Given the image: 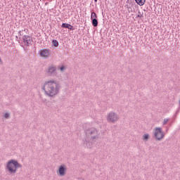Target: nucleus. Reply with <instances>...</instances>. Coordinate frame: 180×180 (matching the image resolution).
<instances>
[{
    "label": "nucleus",
    "mask_w": 180,
    "mask_h": 180,
    "mask_svg": "<svg viewBox=\"0 0 180 180\" xmlns=\"http://www.w3.org/2000/svg\"><path fill=\"white\" fill-rule=\"evenodd\" d=\"M60 84L57 81L50 80L44 83L42 89L44 91L45 95L49 98H53L60 92Z\"/></svg>",
    "instance_id": "1"
},
{
    "label": "nucleus",
    "mask_w": 180,
    "mask_h": 180,
    "mask_svg": "<svg viewBox=\"0 0 180 180\" xmlns=\"http://www.w3.org/2000/svg\"><path fill=\"white\" fill-rule=\"evenodd\" d=\"M85 133L86 138L84 144L88 148H91V147H92V141L99 139V131L96 130L95 128H90L86 130Z\"/></svg>",
    "instance_id": "2"
},
{
    "label": "nucleus",
    "mask_w": 180,
    "mask_h": 180,
    "mask_svg": "<svg viewBox=\"0 0 180 180\" xmlns=\"http://www.w3.org/2000/svg\"><path fill=\"white\" fill-rule=\"evenodd\" d=\"M22 168V165L18 162V160H11L8 162L6 165V169H8L9 174H16V171Z\"/></svg>",
    "instance_id": "3"
},
{
    "label": "nucleus",
    "mask_w": 180,
    "mask_h": 180,
    "mask_svg": "<svg viewBox=\"0 0 180 180\" xmlns=\"http://www.w3.org/2000/svg\"><path fill=\"white\" fill-rule=\"evenodd\" d=\"M119 120V115L116 112H110L107 117V121L111 123H115Z\"/></svg>",
    "instance_id": "4"
},
{
    "label": "nucleus",
    "mask_w": 180,
    "mask_h": 180,
    "mask_svg": "<svg viewBox=\"0 0 180 180\" xmlns=\"http://www.w3.org/2000/svg\"><path fill=\"white\" fill-rule=\"evenodd\" d=\"M155 139L156 140H158L159 141L162 140L164 139V132L162 131V129L160 127H156L155 131L154 133Z\"/></svg>",
    "instance_id": "5"
},
{
    "label": "nucleus",
    "mask_w": 180,
    "mask_h": 180,
    "mask_svg": "<svg viewBox=\"0 0 180 180\" xmlns=\"http://www.w3.org/2000/svg\"><path fill=\"white\" fill-rule=\"evenodd\" d=\"M57 71V68L54 65H51L49 67L48 70H46V72L49 75V77H53L56 75V72Z\"/></svg>",
    "instance_id": "6"
},
{
    "label": "nucleus",
    "mask_w": 180,
    "mask_h": 180,
    "mask_svg": "<svg viewBox=\"0 0 180 180\" xmlns=\"http://www.w3.org/2000/svg\"><path fill=\"white\" fill-rule=\"evenodd\" d=\"M39 55L43 58H49V57H50V50H49V49H41L39 51Z\"/></svg>",
    "instance_id": "7"
},
{
    "label": "nucleus",
    "mask_w": 180,
    "mask_h": 180,
    "mask_svg": "<svg viewBox=\"0 0 180 180\" xmlns=\"http://www.w3.org/2000/svg\"><path fill=\"white\" fill-rule=\"evenodd\" d=\"M22 39L25 46H30V44H32L33 42V39L28 35H24L22 37Z\"/></svg>",
    "instance_id": "8"
},
{
    "label": "nucleus",
    "mask_w": 180,
    "mask_h": 180,
    "mask_svg": "<svg viewBox=\"0 0 180 180\" xmlns=\"http://www.w3.org/2000/svg\"><path fill=\"white\" fill-rule=\"evenodd\" d=\"M67 172V166L65 165H61L58 169V174L60 176H64Z\"/></svg>",
    "instance_id": "9"
},
{
    "label": "nucleus",
    "mask_w": 180,
    "mask_h": 180,
    "mask_svg": "<svg viewBox=\"0 0 180 180\" xmlns=\"http://www.w3.org/2000/svg\"><path fill=\"white\" fill-rule=\"evenodd\" d=\"M135 2H136L139 6H143V5L146 4V0H135Z\"/></svg>",
    "instance_id": "10"
},
{
    "label": "nucleus",
    "mask_w": 180,
    "mask_h": 180,
    "mask_svg": "<svg viewBox=\"0 0 180 180\" xmlns=\"http://www.w3.org/2000/svg\"><path fill=\"white\" fill-rule=\"evenodd\" d=\"M91 23L94 27H98V18H94L91 20Z\"/></svg>",
    "instance_id": "11"
},
{
    "label": "nucleus",
    "mask_w": 180,
    "mask_h": 180,
    "mask_svg": "<svg viewBox=\"0 0 180 180\" xmlns=\"http://www.w3.org/2000/svg\"><path fill=\"white\" fill-rule=\"evenodd\" d=\"M149 139H150V135L148 134H145L143 135V141H148Z\"/></svg>",
    "instance_id": "12"
},
{
    "label": "nucleus",
    "mask_w": 180,
    "mask_h": 180,
    "mask_svg": "<svg viewBox=\"0 0 180 180\" xmlns=\"http://www.w3.org/2000/svg\"><path fill=\"white\" fill-rule=\"evenodd\" d=\"M91 20L98 19V15H96V13H95V12L91 13Z\"/></svg>",
    "instance_id": "13"
},
{
    "label": "nucleus",
    "mask_w": 180,
    "mask_h": 180,
    "mask_svg": "<svg viewBox=\"0 0 180 180\" xmlns=\"http://www.w3.org/2000/svg\"><path fill=\"white\" fill-rule=\"evenodd\" d=\"M52 44L54 46V47H58V41L56 39L52 40Z\"/></svg>",
    "instance_id": "14"
},
{
    "label": "nucleus",
    "mask_w": 180,
    "mask_h": 180,
    "mask_svg": "<svg viewBox=\"0 0 180 180\" xmlns=\"http://www.w3.org/2000/svg\"><path fill=\"white\" fill-rule=\"evenodd\" d=\"M70 25L68 23H63L61 25V27H63L64 29H68L70 27Z\"/></svg>",
    "instance_id": "15"
},
{
    "label": "nucleus",
    "mask_w": 180,
    "mask_h": 180,
    "mask_svg": "<svg viewBox=\"0 0 180 180\" xmlns=\"http://www.w3.org/2000/svg\"><path fill=\"white\" fill-rule=\"evenodd\" d=\"M126 8H127V11L129 12V13H131V12H133V9L131 8V7L129 5H125Z\"/></svg>",
    "instance_id": "16"
},
{
    "label": "nucleus",
    "mask_w": 180,
    "mask_h": 180,
    "mask_svg": "<svg viewBox=\"0 0 180 180\" xmlns=\"http://www.w3.org/2000/svg\"><path fill=\"white\" fill-rule=\"evenodd\" d=\"M136 18H144L143 13L139 11V15H137Z\"/></svg>",
    "instance_id": "17"
},
{
    "label": "nucleus",
    "mask_w": 180,
    "mask_h": 180,
    "mask_svg": "<svg viewBox=\"0 0 180 180\" xmlns=\"http://www.w3.org/2000/svg\"><path fill=\"white\" fill-rule=\"evenodd\" d=\"M4 117H5V119H9V117H11V115L8 112H6L4 114Z\"/></svg>",
    "instance_id": "18"
},
{
    "label": "nucleus",
    "mask_w": 180,
    "mask_h": 180,
    "mask_svg": "<svg viewBox=\"0 0 180 180\" xmlns=\"http://www.w3.org/2000/svg\"><path fill=\"white\" fill-rule=\"evenodd\" d=\"M169 119H167V118L164 119L163 125L167 124V123H168V121H169Z\"/></svg>",
    "instance_id": "19"
},
{
    "label": "nucleus",
    "mask_w": 180,
    "mask_h": 180,
    "mask_svg": "<svg viewBox=\"0 0 180 180\" xmlns=\"http://www.w3.org/2000/svg\"><path fill=\"white\" fill-rule=\"evenodd\" d=\"M68 29H69V30H74V27L70 25V27Z\"/></svg>",
    "instance_id": "20"
},
{
    "label": "nucleus",
    "mask_w": 180,
    "mask_h": 180,
    "mask_svg": "<svg viewBox=\"0 0 180 180\" xmlns=\"http://www.w3.org/2000/svg\"><path fill=\"white\" fill-rule=\"evenodd\" d=\"M60 71H64L65 70V66L63 65L60 68Z\"/></svg>",
    "instance_id": "21"
},
{
    "label": "nucleus",
    "mask_w": 180,
    "mask_h": 180,
    "mask_svg": "<svg viewBox=\"0 0 180 180\" xmlns=\"http://www.w3.org/2000/svg\"><path fill=\"white\" fill-rule=\"evenodd\" d=\"M18 36H22V31L18 32Z\"/></svg>",
    "instance_id": "22"
},
{
    "label": "nucleus",
    "mask_w": 180,
    "mask_h": 180,
    "mask_svg": "<svg viewBox=\"0 0 180 180\" xmlns=\"http://www.w3.org/2000/svg\"><path fill=\"white\" fill-rule=\"evenodd\" d=\"M0 64H2V59L0 58Z\"/></svg>",
    "instance_id": "23"
},
{
    "label": "nucleus",
    "mask_w": 180,
    "mask_h": 180,
    "mask_svg": "<svg viewBox=\"0 0 180 180\" xmlns=\"http://www.w3.org/2000/svg\"><path fill=\"white\" fill-rule=\"evenodd\" d=\"M28 31V30H24V32H27Z\"/></svg>",
    "instance_id": "24"
},
{
    "label": "nucleus",
    "mask_w": 180,
    "mask_h": 180,
    "mask_svg": "<svg viewBox=\"0 0 180 180\" xmlns=\"http://www.w3.org/2000/svg\"><path fill=\"white\" fill-rule=\"evenodd\" d=\"M94 2H98V0H94Z\"/></svg>",
    "instance_id": "25"
},
{
    "label": "nucleus",
    "mask_w": 180,
    "mask_h": 180,
    "mask_svg": "<svg viewBox=\"0 0 180 180\" xmlns=\"http://www.w3.org/2000/svg\"><path fill=\"white\" fill-rule=\"evenodd\" d=\"M127 4H129V0L127 1Z\"/></svg>",
    "instance_id": "26"
}]
</instances>
